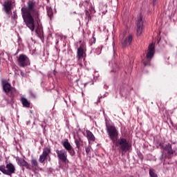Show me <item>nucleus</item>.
Returning <instances> with one entry per match:
<instances>
[{
	"mask_svg": "<svg viewBox=\"0 0 177 177\" xmlns=\"http://www.w3.org/2000/svg\"><path fill=\"white\" fill-rule=\"evenodd\" d=\"M0 171L4 175L12 176L13 174L16 173V167L13 165V163H8L6 166L5 165H0Z\"/></svg>",
	"mask_w": 177,
	"mask_h": 177,
	"instance_id": "7ed1b4c3",
	"label": "nucleus"
},
{
	"mask_svg": "<svg viewBox=\"0 0 177 177\" xmlns=\"http://www.w3.org/2000/svg\"><path fill=\"white\" fill-rule=\"evenodd\" d=\"M55 152L57 153V156L59 161L64 164H66V162H67V151H66L64 149H57Z\"/></svg>",
	"mask_w": 177,
	"mask_h": 177,
	"instance_id": "0eeeda50",
	"label": "nucleus"
},
{
	"mask_svg": "<svg viewBox=\"0 0 177 177\" xmlns=\"http://www.w3.org/2000/svg\"><path fill=\"white\" fill-rule=\"evenodd\" d=\"M154 44L153 43L150 44L148 46V52L147 53L145 59L143 61L144 66H150V62L154 56Z\"/></svg>",
	"mask_w": 177,
	"mask_h": 177,
	"instance_id": "39448f33",
	"label": "nucleus"
},
{
	"mask_svg": "<svg viewBox=\"0 0 177 177\" xmlns=\"http://www.w3.org/2000/svg\"><path fill=\"white\" fill-rule=\"evenodd\" d=\"M86 19L87 20V21H89L91 20V12H89V11H88V10H86Z\"/></svg>",
	"mask_w": 177,
	"mask_h": 177,
	"instance_id": "412c9836",
	"label": "nucleus"
},
{
	"mask_svg": "<svg viewBox=\"0 0 177 177\" xmlns=\"http://www.w3.org/2000/svg\"><path fill=\"white\" fill-rule=\"evenodd\" d=\"M90 44H96V38L93 37L91 40H90Z\"/></svg>",
	"mask_w": 177,
	"mask_h": 177,
	"instance_id": "a878e982",
	"label": "nucleus"
},
{
	"mask_svg": "<svg viewBox=\"0 0 177 177\" xmlns=\"http://www.w3.org/2000/svg\"><path fill=\"white\" fill-rule=\"evenodd\" d=\"M133 39V37L132 36V35H129L122 42V48H127V46H129V45H131V44H132Z\"/></svg>",
	"mask_w": 177,
	"mask_h": 177,
	"instance_id": "4468645a",
	"label": "nucleus"
},
{
	"mask_svg": "<svg viewBox=\"0 0 177 177\" xmlns=\"http://www.w3.org/2000/svg\"><path fill=\"white\" fill-rule=\"evenodd\" d=\"M17 62L20 67H27V66L30 64V59L24 54H21L19 55Z\"/></svg>",
	"mask_w": 177,
	"mask_h": 177,
	"instance_id": "423d86ee",
	"label": "nucleus"
},
{
	"mask_svg": "<svg viewBox=\"0 0 177 177\" xmlns=\"http://www.w3.org/2000/svg\"><path fill=\"white\" fill-rule=\"evenodd\" d=\"M47 15L48 16V17H50V19H52V17L53 16V12H52V10L49 9L47 11Z\"/></svg>",
	"mask_w": 177,
	"mask_h": 177,
	"instance_id": "5701e85b",
	"label": "nucleus"
},
{
	"mask_svg": "<svg viewBox=\"0 0 177 177\" xmlns=\"http://www.w3.org/2000/svg\"><path fill=\"white\" fill-rule=\"evenodd\" d=\"M136 26L137 37H140L142 32H143V20L142 19V15H140V17L138 19Z\"/></svg>",
	"mask_w": 177,
	"mask_h": 177,
	"instance_id": "9b49d317",
	"label": "nucleus"
},
{
	"mask_svg": "<svg viewBox=\"0 0 177 177\" xmlns=\"http://www.w3.org/2000/svg\"><path fill=\"white\" fill-rule=\"evenodd\" d=\"M86 9H88V7H86Z\"/></svg>",
	"mask_w": 177,
	"mask_h": 177,
	"instance_id": "2f4dec72",
	"label": "nucleus"
},
{
	"mask_svg": "<svg viewBox=\"0 0 177 177\" xmlns=\"http://www.w3.org/2000/svg\"><path fill=\"white\" fill-rule=\"evenodd\" d=\"M68 153L71 156V157H74V156H75V150H74L73 147L70 149H68Z\"/></svg>",
	"mask_w": 177,
	"mask_h": 177,
	"instance_id": "aec40b11",
	"label": "nucleus"
},
{
	"mask_svg": "<svg viewBox=\"0 0 177 177\" xmlns=\"http://www.w3.org/2000/svg\"><path fill=\"white\" fill-rule=\"evenodd\" d=\"M62 145L64 146V149H66V151H68V150H70L73 146H71V144H70V142H68V140H66L62 143Z\"/></svg>",
	"mask_w": 177,
	"mask_h": 177,
	"instance_id": "f3484780",
	"label": "nucleus"
},
{
	"mask_svg": "<svg viewBox=\"0 0 177 177\" xmlns=\"http://www.w3.org/2000/svg\"><path fill=\"white\" fill-rule=\"evenodd\" d=\"M0 175H1V174L0 173Z\"/></svg>",
	"mask_w": 177,
	"mask_h": 177,
	"instance_id": "473e14b6",
	"label": "nucleus"
},
{
	"mask_svg": "<svg viewBox=\"0 0 177 177\" xmlns=\"http://www.w3.org/2000/svg\"><path fill=\"white\" fill-rule=\"evenodd\" d=\"M97 50H100V48H98Z\"/></svg>",
	"mask_w": 177,
	"mask_h": 177,
	"instance_id": "7c9ffc66",
	"label": "nucleus"
},
{
	"mask_svg": "<svg viewBox=\"0 0 177 177\" xmlns=\"http://www.w3.org/2000/svg\"><path fill=\"white\" fill-rule=\"evenodd\" d=\"M21 102L22 103V105L26 107V109H30V102L27 100V98L22 97L21 98Z\"/></svg>",
	"mask_w": 177,
	"mask_h": 177,
	"instance_id": "dca6fc26",
	"label": "nucleus"
},
{
	"mask_svg": "<svg viewBox=\"0 0 177 177\" xmlns=\"http://www.w3.org/2000/svg\"><path fill=\"white\" fill-rule=\"evenodd\" d=\"M22 19L28 28L34 31L35 30V21L39 25V10L37 8V3L32 0H28L27 7L21 9Z\"/></svg>",
	"mask_w": 177,
	"mask_h": 177,
	"instance_id": "f257e3e1",
	"label": "nucleus"
},
{
	"mask_svg": "<svg viewBox=\"0 0 177 177\" xmlns=\"http://www.w3.org/2000/svg\"><path fill=\"white\" fill-rule=\"evenodd\" d=\"M106 128L109 139L115 144L116 147H119L120 150L122 151V154L129 151L131 145L128 140H127V138H120L118 139V130H117L115 126L106 124Z\"/></svg>",
	"mask_w": 177,
	"mask_h": 177,
	"instance_id": "f03ea898",
	"label": "nucleus"
},
{
	"mask_svg": "<svg viewBox=\"0 0 177 177\" xmlns=\"http://www.w3.org/2000/svg\"><path fill=\"white\" fill-rule=\"evenodd\" d=\"M2 85L3 91L5 92L6 95L9 96V97H11V99H13V97H15V94L16 93V89L8 82H3Z\"/></svg>",
	"mask_w": 177,
	"mask_h": 177,
	"instance_id": "20e7f679",
	"label": "nucleus"
},
{
	"mask_svg": "<svg viewBox=\"0 0 177 177\" xmlns=\"http://www.w3.org/2000/svg\"><path fill=\"white\" fill-rule=\"evenodd\" d=\"M32 168H38V161L37 159H32L30 160Z\"/></svg>",
	"mask_w": 177,
	"mask_h": 177,
	"instance_id": "a211bd4d",
	"label": "nucleus"
},
{
	"mask_svg": "<svg viewBox=\"0 0 177 177\" xmlns=\"http://www.w3.org/2000/svg\"><path fill=\"white\" fill-rule=\"evenodd\" d=\"M84 6H88V5H89V2H88V1H86L84 2Z\"/></svg>",
	"mask_w": 177,
	"mask_h": 177,
	"instance_id": "bb28decb",
	"label": "nucleus"
},
{
	"mask_svg": "<svg viewBox=\"0 0 177 177\" xmlns=\"http://www.w3.org/2000/svg\"><path fill=\"white\" fill-rule=\"evenodd\" d=\"M149 175L151 177H158L157 174H155L154 170L153 169H149Z\"/></svg>",
	"mask_w": 177,
	"mask_h": 177,
	"instance_id": "4be33fe9",
	"label": "nucleus"
},
{
	"mask_svg": "<svg viewBox=\"0 0 177 177\" xmlns=\"http://www.w3.org/2000/svg\"><path fill=\"white\" fill-rule=\"evenodd\" d=\"M3 10L7 15L12 13V1L8 0L3 3Z\"/></svg>",
	"mask_w": 177,
	"mask_h": 177,
	"instance_id": "f8f14e48",
	"label": "nucleus"
},
{
	"mask_svg": "<svg viewBox=\"0 0 177 177\" xmlns=\"http://www.w3.org/2000/svg\"><path fill=\"white\" fill-rule=\"evenodd\" d=\"M16 161L19 167H24L25 168H26V169H31V168L30 167V164H28L27 161H26V160H24V158H17Z\"/></svg>",
	"mask_w": 177,
	"mask_h": 177,
	"instance_id": "ddd939ff",
	"label": "nucleus"
},
{
	"mask_svg": "<svg viewBox=\"0 0 177 177\" xmlns=\"http://www.w3.org/2000/svg\"><path fill=\"white\" fill-rule=\"evenodd\" d=\"M86 85H88V83L84 84V86H86Z\"/></svg>",
	"mask_w": 177,
	"mask_h": 177,
	"instance_id": "c756f323",
	"label": "nucleus"
},
{
	"mask_svg": "<svg viewBox=\"0 0 177 177\" xmlns=\"http://www.w3.org/2000/svg\"><path fill=\"white\" fill-rule=\"evenodd\" d=\"M21 77H26L25 74L23 73V71L21 72Z\"/></svg>",
	"mask_w": 177,
	"mask_h": 177,
	"instance_id": "c85d7f7f",
	"label": "nucleus"
},
{
	"mask_svg": "<svg viewBox=\"0 0 177 177\" xmlns=\"http://www.w3.org/2000/svg\"><path fill=\"white\" fill-rule=\"evenodd\" d=\"M81 142L82 143V140H80V138L78 139H75V143L76 145V149H80V147H81Z\"/></svg>",
	"mask_w": 177,
	"mask_h": 177,
	"instance_id": "6ab92c4d",
	"label": "nucleus"
},
{
	"mask_svg": "<svg viewBox=\"0 0 177 177\" xmlns=\"http://www.w3.org/2000/svg\"><path fill=\"white\" fill-rule=\"evenodd\" d=\"M37 35H38L39 38H40V39H41V41H42V39H44V34H42L41 32H37Z\"/></svg>",
	"mask_w": 177,
	"mask_h": 177,
	"instance_id": "b1692460",
	"label": "nucleus"
},
{
	"mask_svg": "<svg viewBox=\"0 0 177 177\" xmlns=\"http://www.w3.org/2000/svg\"><path fill=\"white\" fill-rule=\"evenodd\" d=\"M160 146L167 152L168 155L167 156V158L169 160L172 158V155L175 153V151L172 149V145L168 143L165 147H164L162 144H160Z\"/></svg>",
	"mask_w": 177,
	"mask_h": 177,
	"instance_id": "9d476101",
	"label": "nucleus"
},
{
	"mask_svg": "<svg viewBox=\"0 0 177 177\" xmlns=\"http://www.w3.org/2000/svg\"><path fill=\"white\" fill-rule=\"evenodd\" d=\"M77 58L82 59L86 56V44L85 43H82L80 47L77 48Z\"/></svg>",
	"mask_w": 177,
	"mask_h": 177,
	"instance_id": "6e6552de",
	"label": "nucleus"
},
{
	"mask_svg": "<svg viewBox=\"0 0 177 177\" xmlns=\"http://www.w3.org/2000/svg\"><path fill=\"white\" fill-rule=\"evenodd\" d=\"M153 6H156V5H157V0H153Z\"/></svg>",
	"mask_w": 177,
	"mask_h": 177,
	"instance_id": "cd10ccee",
	"label": "nucleus"
},
{
	"mask_svg": "<svg viewBox=\"0 0 177 177\" xmlns=\"http://www.w3.org/2000/svg\"><path fill=\"white\" fill-rule=\"evenodd\" d=\"M50 147H47L46 148H45L43 151L42 154L39 156V162H40L41 164H44L46 160H48V157H49V153H50Z\"/></svg>",
	"mask_w": 177,
	"mask_h": 177,
	"instance_id": "1a4fd4ad",
	"label": "nucleus"
},
{
	"mask_svg": "<svg viewBox=\"0 0 177 177\" xmlns=\"http://www.w3.org/2000/svg\"><path fill=\"white\" fill-rule=\"evenodd\" d=\"M86 138H87V140L88 142H95L96 138H95V135H93V133L89 130L86 131Z\"/></svg>",
	"mask_w": 177,
	"mask_h": 177,
	"instance_id": "2eb2a0df",
	"label": "nucleus"
},
{
	"mask_svg": "<svg viewBox=\"0 0 177 177\" xmlns=\"http://www.w3.org/2000/svg\"><path fill=\"white\" fill-rule=\"evenodd\" d=\"M85 150H86V154H89V153H91V148L89 147H86Z\"/></svg>",
	"mask_w": 177,
	"mask_h": 177,
	"instance_id": "393cba45",
	"label": "nucleus"
}]
</instances>
